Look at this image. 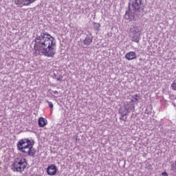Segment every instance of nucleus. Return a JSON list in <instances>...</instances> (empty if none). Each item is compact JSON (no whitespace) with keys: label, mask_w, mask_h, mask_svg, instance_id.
Instances as JSON below:
<instances>
[{"label":"nucleus","mask_w":176,"mask_h":176,"mask_svg":"<svg viewBox=\"0 0 176 176\" xmlns=\"http://www.w3.org/2000/svg\"><path fill=\"white\" fill-rule=\"evenodd\" d=\"M125 58L129 60V61L135 60V58H137V54L135 52H129L125 54Z\"/></svg>","instance_id":"obj_9"},{"label":"nucleus","mask_w":176,"mask_h":176,"mask_svg":"<svg viewBox=\"0 0 176 176\" xmlns=\"http://www.w3.org/2000/svg\"><path fill=\"white\" fill-rule=\"evenodd\" d=\"M166 176H168V175H166Z\"/></svg>","instance_id":"obj_20"},{"label":"nucleus","mask_w":176,"mask_h":176,"mask_svg":"<svg viewBox=\"0 0 176 176\" xmlns=\"http://www.w3.org/2000/svg\"><path fill=\"white\" fill-rule=\"evenodd\" d=\"M34 44V56L54 57L56 54V39L49 33L36 35Z\"/></svg>","instance_id":"obj_1"},{"label":"nucleus","mask_w":176,"mask_h":176,"mask_svg":"<svg viewBox=\"0 0 176 176\" xmlns=\"http://www.w3.org/2000/svg\"><path fill=\"white\" fill-rule=\"evenodd\" d=\"M94 29L96 31H100V28H101V25L100 23H94Z\"/></svg>","instance_id":"obj_14"},{"label":"nucleus","mask_w":176,"mask_h":176,"mask_svg":"<svg viewBox=\"0 0 176 176\" xmlns=\"http://www.w3.org/2000/svg\"><path fill=\"white\" fill-rule=\"evenodd\" d=\"M63 76H60L58 78H56V80L58 82H61V81H63Z\"/></svg>","instance_id":"obj_18"},{"label":"nucleus","mask_w":176,"mask_h":176,"mask_svg":"<svg viewBox=\"0 0 176 176\" xmlns=\"http://www.w3.org/2000/svg\"><path fill=\"white\" fill-rule=\"evenodd\" d=\"M141 31H142V29L141 28V26L137 25H132L129 30V32L132 34H141L140 32H141Z\"/></svg>","instance_id":"obj_7"},{"label":"nucleus","mask_w":176,"mask_h":176,"mask_svg":"<svg viewBox=\"0 0 176 176\" xmlns=\"http://www.w3.org/2000/svg\"><path fill=\"white\" fill-rule=\"evenodd\" d=\"M143 5L142 0H129V9L134 12H138Z\"/></svg>","instance_id":"obj_4"},{"label":"nucleus","mask_w":176,"mask_h":176,"mask_svg":"<svg viewBox=\"0 0 176 176\" xmlns=\"http://www.w3.org/2000/svg\"><path fill=\"white\" fill-rule=\"evenodd\" d=\"M17 150L21 152L23 155H28V156H35L36 151L32 144L31 140L28 138L21 139L16 144Z\"/></svg>","instance_id":"obj_2"},{"label":"nucleus","mask_w":176,"mask_h":176,"mask_svg":"<svg viewBox=\"0 0 176 176\" xmlns=\"http://www.w3.org/2000/svg\"><path fill=\"white\" fill-rule=\"evenodd\" d=\"M131 102H138V95L136 94L132 97Z\"/></svg>","instance_id":"obj_15"},{"label":"nucleus","mask_w":176,"mask_h":176,"mask_svg":"<svg viewBox=\"0 0 176 176\" xmlns=\"http://www.w3.org/2000/svg\"><path fill=\"white\" fill-rule=\"evenodd\" d=\"M171 88L173 90L176 91V79L173 81V82L171 84Z\"/></svg>","instance_id":"obj_16"},{"label":"nucleus","mask_w":176,"mask_h":176,"mask_svg":"<svg viewBox=\"0 0 176 176\" xmlns=\"http://www.w3.org/2000/svg\"><path fill=\"white\" fill-rule=\"evenodd\" d=\"M46 102H47V104H49L50 109H53V103L49 100H47Z\"/></svg>","instance_id":"obj_17"},{"label":"nucleus","mask_w":176,"mask_h":176,"mask_svg":"<svg viewBox=\"0 0 176 176\" xmlns=\"http://www.w3.org/2000/svg\"><path fill=\"white\" fill-rule=\"evenodd\" d=\"M36 0H14L15 5L23 8V6H30L31 3H34Z\"/></svg>","instance_id":"obj_5"},{"label":"nucleus","mask_w":176,"mask_h":176,"mask_svg":"<svg viewBox=\"0 0 176 176\" xmlns=\"http://www.w3.org/2000/svg\"><path fill=\"white\" fill-rule=\"evenodd\" d=\"M27 160L23 157H18L14 160L12 170L17 173H23L27 168Z\"/></svg>","instance_id":"obj_3"},{"label":"nucleus","mask_w":176,"mask_h":176,"mask_svg":"<svg viewBox=\"0 0 176 176\" xmlns=\"http://www.w3.org/2000/svg\"><path fill=\"white\" fill-rule=\"evenodd\" d=\"M93 42V36L87 35L84 40V45L86 46H90Z\"/></svg>","instance_id":"obj_11"},{"label":"nucleus","mask_w":176,"mask_h":176,"mask_svg":"<svg viewBox=\"0 0 176 176\" xmlns=\"http://www.w3.org/2000/svg\"><path fill=\"white\" fill-rule=\"evenodd\" d=\"M132 42H135L136 43H140V39H141V34H132Z\"/></svg>","instance_id":"obj_13"},{"label":"nucleus","mask_w":176,"mask_h":176,"mask_svg":"<svg viewBox=\"0 0 176 176\" xmlns=\"http://www.w3.org/2000/svg\"><path fill=\"white\" fill-rule=\"evenodd\" d=\"M119 113L121 116V117L120 118V120H123L124 122H126L127 120V117H125V116H127V115L130 113V111L126 109H125L124 106H122L119 109Z\"/></svg>","instance_id":"obj_6"},{"label":"nucleus","mask_w":176,"mask_h":176,"mask_svg":"<svg viewBox=\"0 0 176 176\" xmlns=\"http://www.w3.org/2000/svg\"><path fill=\"white\" fill-rule=\"evenodd\" d=\"M124 107H125V109H126L129 112H131V111L132 112H134V111L135 110V107H134V104H133V103L130 102H126L124 104Z\"/></svg>","instance_id":"obj_10"},{"label":"nucleus","mask_w":176,"mask_h":176,"mask_svg":"<svg viewBox=\"0 0 176 176\" xmlns=\"http://www.w3.org/2000/svg\"><path fill=\"white\" fill-rule=\"evenodd\" d=\"M48 175H56L57 174V167L53 164L50 165L47 168Z\"/></svg>","instance_id":"obj_8"},{"label":"nucleus","mask_w":176,"mask_h":176,"mask_svg":"<svg viewBox=\"0 0 176 176\" xmlns=\"http://www.w3.org/2000/svg\"><path fill=\"white\" fill-rule=\"evenodd\" d=\"M47 124V120L41 117L38 119V126L39 127H45Z\"/></svg>","instance_id":"obj_12"},{"label":"nucleus","mask_w":176,"mask_h":176,"mask_svg":"<svg viewBox=\"0 0 176 176\" xmlns=\"http://www.w3.org/2000/svg\"><path fill=\"white\" fill-rule=\"evenodd\" d=\"M162 175H163V176H166V175H168V174L167 173V172H163V173H162Z\"/></svg>","instance_id":"obj_19"}]
</instances>
